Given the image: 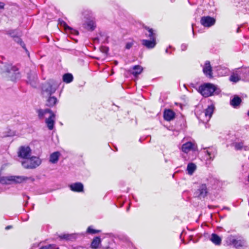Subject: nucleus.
Listing matches in <instances>:
<instances>
[{"instance_id":"obj_1","label":"nucleus","mask_w":249,"mask_h":249,"mask_svg":"<svg viewBox=\"0 0 249 249\" xmlns=\"http://www.w3.org/2000/svg\"><path fill=\"white\" fill-rule=\"evenodd\" d=\"M216 87L211 83H205L199 87L198 92L204 97H208L213 95L216 90Z\"/></svg>"},{"instance_id":"obj_2","label":"nucleus","mask_w":249,"mask_h":249,"mask_svg":"<svg viewBox=\"0 0 249 249\" xmlns=\"http://www.w3.org/2000/svg\"><path fill=\"white\" fill-rule=\"evenodd\" d=\"M41 164L40 160L37 157H32L27 159V160L22 162V165L27 169H34Z\"/></svg>"},{"instance_id":"obj_3","label":"nucleus","mask_w":249,"mask_h":249,"mask_svg":"<svg viewBox=\"0 0 249 249\" xmlns=\"http://www.w3.org/2000/svg\"><path fill=\"white\" fill-rule=\"evenodd\" d=\"M31 154V149L29 146H21L18 152V157L22 159H29Z\"/></svg>"},{"instance_id":"obj_4","label":"nucleus","mask_w":249,"mask_h":249,"mask_svg":"<svg viewBox=\"0 0 249 249\" xmlns=\"http://www.w3.org/2000/svg\"><path fill=\"white\" fill-rule=\"evenodd\" d=\"M216 20L214 18L210 16H203L201 17L200 22L205 27H210L215 23Z\"/></svg>"},{"instance_id":"obj_5","label":"nucleus","mask_w":249,"mask_h":249,"mask_svg":"<svg viewBox=\"0 0 249 249\" xmlns=\"http://www.w3.org/2000/svg\"><path fill=\"white\" fill-rule=\"evenodd\" d=\"M208 194V190L206 184H201L196 192V196L200 199L204 198Z\"/></svg>"},{"instance_id":"obj_6","label":"nucleus","mask_w":249,"mask_h":249,"mask_svg":"<svg viewBox=\"0 0 249 249\" xmlns=\"http://www.w3.org/2000/svg\"><path fill=\"white\" fill-rule=\"evenodd\" d=\"M230 245H232L236 248L242 247L244 245V241L242 239H235L232 235H229L227 238Z\"/></svg>"},{"instance_id":"obj_7","label":"nucleus","mask_w":249,"mask_h":249,"mask_svg":"<svg viewBox=\"0 0 249 249\" xmlns=\"http://www.w3.org/2000/svg\"><path fill=\"white\" fill-rule=\"evenodd\" d=\"M163 117L165 121L170 122L176 117L175 112L171 109H165L163 113Z\"/></svg>"},{"instance_id":"obj_8","label":"nucleus","mask_w":249,"mask_h":249,"mask_svg":"<svg viewBox=\"0 0 249 249\" xmlns=\"http://www.w3.org/2000/svg\"><path fill=\"white\" fill-rule=\"evenodd\" d=\"M4 72L8 73L13 72L16 76H18V77L19 74L18 68L10 64H7L4 66Z\"/></svg>"},{"instance_id":"obj_9","label":"nucleus","mask_w":249,"mask_h":249,"mask_svg":"<svg viewBox=\"0 0 249 249\" xmlns=\"http://www.w3.org/2000/svg\"><path fill=\"white\" fill-rule=\"evenodd\" d=\"M70 190L74 192H82L84 191V186L81 182H77L71 183L69 186Z\"/></svg>"},{"instance_id":"obj_10","label":"nucleus","mask_w":249,"mask_h":249,"mask_svg":"<svg viewBox=\"0 0 249 249\" xmlns=\"http://www.w3.org/2000/svg\"><path fill=\"white\" fill-rule=\"evenodd\" d=\"M142 44L147 49H151L156 46L157 44L156 39L154 38L150 39V40L142 39Z\"/></svg>"},{"instance_id":"obj_11","label":"nucleus","mask_w":249,"mask_h":249,"mask_svg":"<svg viewBox=\"0 0 249 249\" xmlns=\"http://www.w3.org/2000/svg\"><path fill=\"white\" fill-rule=\"evenodd\" d=\"M204 73L210 78L213 77L212 67L209 61H206L203 69Z\"/></svg>"},{"instance_id":"obj_12","label":"nucleus","mask_w":249,"mask_h":249,"mask_svg":"<svg viewBox=\"0 0 249 249\" xmlns=\"http://www.w3.org/2000/svg\"><path fill=\"white\" fill-rule=\"evenodd\" d=\"M55 89L50 84H47L44 86L42 89V94L46 93L47 95H51L54 93Z\"/></svg>"},{"instance_id":"obj_13","label":"nucleus","mask_w":249,"mask_h":249,"mask_svg":"<svg viewBox=\"0 0 249 249\" xmlns=\"http://www.w3.org/2000/svg\"><path fill=\"white\" fill-rule=\"evenodd\" d=\"M54 118L55 114L53 112L50 114L49 117L46 119L45 123L48 129L50 130H53L54 127Z\"/></svg>"},{"instance_id":"obj_14","label":"nucleus","mask_w":249,"mask_h":249,"mask_svg":"<svg viewBox=\"0 0 249 249\" xmlns=\"http://www.w3.org/2000/svg\"><path fill=\"white\" fill-rule=\"evenodd\" d=\"M12 183H21L26 181L29 178L24 176H11Z\"/></svg>"},{"instance_id":"obj_15","label":"nucleus","mask_w":249,"mask_h":249,"mask_svg":"<svg viewBox=\"0 0 249 249\" xmlns=\"http://www.w3.org/2000/svg\"><path fill=\"white\" fill-rule=\"evenodd\" d=\"M142 28L147 30L148 32V34H145V35L147 37H149L150 39L154 38L156 39V33L152 28L145 25H142Z\"/></svg>"},{"instance_id":"obj_16","label":"nucleus","mask_w":249,"mask_h":249,"mask_svg":"<svg viewBox=\"0 0 249 249\" xmlns=\"http://www.w3.org/2000/svg\"><path fill=\"white\" fill-rule=\"evenodd\" d=\"M194 146V144L192 142H187L182 144L181 147L182 151L185 153H188L191 150H195Z\"/></svg>"},{"instance_id":"obj_17","label":"nucleus","mask_w":249,"mask_h":249,"mask_svg":"<svg viewBox=\"0 0 249 249\" xmlns=\"http://www.w3.org/2000/svg\"><path fill=\"white\" fill-rule=\"evenodd\" d=\"M210 240L216 246L220 245L222 241L221 237L216 233L212 234Z\"/></svg>"},{"instance_id":"obj_18","label":"nucleus","mask_w":249,"mask_h":249,"mask_svg":"<svg viewBox=\"0 0 249 249\" xmlns=\"http://www.w3.org/2000/svg\"><path fill=\"white\" fill-rule=\"evenodd\" d=\"M60 156V154L58 151L53 153L50 155L49 161L53 164L57 163Z\"/></svg>"},{"instance_id":"obj_19","label":"nucleus","mask_w":249,"mask_h":249,"mask_svg":"<svg viewBox=\"0 0 249 249\" xmlns=\"http://www.w3.org/2000/svg\"><path fill=\"white\" fill-rule=\"evenodd\" d=\"M49 97L47 99L46 102V105L49 107H53L57 102V98L54 96L49 95Z\"/></svg>"},{"instance_id":"obj_20","label":"nucleus","mask_w":249,"mask_h":249,"mask_svg":"<svg viewBox=\"0 0 249 249\" xmlns=\"http://www.w3.org/2000/svg\"><path fill=\"white\" fill-rule=\"evenodd\" d=\"M83 27L88 31H92L95 28V25L94 21L89 20L83 25Z\"/></svg>"},{"instance_id":"obj_21","label":"nucleus","mask_w":249,"mask_h":249,"mask_svg":"<svg viewBox=\"0 0 249 249\" xmlns=\"http://www.w3.org/2000/svg\"><path fill=\"white\" fill-rule=\"evenodd\" d=\"M101 240L99 236L94 237L91 243L90 247L92 249H96L98 248L99 245L101 244Z\"/></svg>"},{"instance_id":"obj_22","label":"nucleus","mask_w":249,"mask_h":249,"mask_svg":"<svg viewBox=\"0 0 249 249\" xmlns=\"http://www.w3.org/2000/svg\"><path fill=\"white\" fill-rule=\"evenodd\" d=\"M37 77L36 75L28 74L27 82L33 87H35Z\"/></svg>"},{"instance_id":"obj_23","label":"nucleus","mask_w":249,"mask_h":249,"mask_svg":"<svg viewBox=\"0 0 249 249\" xmlns=\"http://www.w3.org/2000/svg\"><path fill=\"white\" fill-rule=\"evenodd\" d=\"M242 102V100L240 97L238 96H235L233 97V98L231 101L230 104L231 105L235 107L240 105Z\"/></svg>"},{"instance_id":"obj_24","label":"nucleus","mask_w":249,"mask_h":249,"mask_svg":"<svg viewBox=\"0 0 249 249\" xmlns=\"http://www.w3.org/2000/svg\"><path fill=\"white\" fill-rule=\"evenodd\" d=\"M214 106L213 105H211L208 106L205 110V115L206 117H208L209 119H210L212 117L214 111Z\"/></svg>"},{"instance_id":"obj_25","label":"nucleus","mask_w":249,"mask_h":249,"mask_svg":"<svg viewBox=\"0 0 249 249\" xmlns=\"http://www.w3.org/2000/svg\"><path fill=\"white\" fill-rule=\"evenodd\" d=\"M133 71L131 72V73L135 76H137L138 75L141 73L142 72L143 69L140 65H135L133 67Z\"/></svg>"},{"instance_id":"obj_26","label":"nucleus","mask_w":249,"mask_h":249,"mask_svg":"<svg viewBox=\"0 0 249 249\" xmlns=\"http://www.w3.org/2000/svg\"><path fill=\"white\" fill-rule=\"evenodd\" d=\"M73 77L72 74L65 73L63 75V81L66 83H70L73 81Z\"/></svg>"},{"instance_id":"obj_27","label":"nucleus","mask_w":249,"mask_h":249,"mask_svg":"<svg viewBox=\"0 0 249 249\" xmlns=\"http://www.w3.org/2000/svg\"><path fill=\"white\" fill-rule=\"evenodd\" d=\"M38 113V116L39 119H42L44 115L47 113H52L53 111L50 109H45L43 110L42 109H39L37 111Z\"/></svg>"},{"instance_id":"obj_28","label":"nucleus","mask_w":249,"mask_h":249,"mask_svg":"<svg viewBox=\"0 0 249 249\" xmlns=\"http://www.w3.org/2000/svg\"><path fill=\"white\" fill-rule=\"evenodd\" d=\"M187 169L188 174L192 175L196 169V165L194 163H189L187 165Z\"/></svg>"},{"instance_id":"obj_29","label":"nucleus","mask_w":249,"mask_h":249,"mask_svg":"<svg viewBox=\"0 0 249 249\" xmlns=\"http://www.w3.org/2000/svg\"><path fill=\"white\" fill-rule=\"evenodd\" d=\"M0 182L3 184H11V176L1 177L0 178Z\"/></svg>"},{"instance_id":"obj_30","label":"nucleus","mask_w":249,"mask_h":249,"mask_svg":"<svg viewBox=\"0 0 249 249\" xmlns=\"http://www.w3.org/2000/svg\"><path fill=\"white\" fill-rule=\"evenodd\" d=\"M234 147L236 150H241L244 148L245 150H247V146H244V142H236L234 144Z\"/></svg>"},{"instance_id":"obj_31","label":"nucleus","mask_w":249,"mask_h":249,"mask_svg":"<svg viewBox=\"0 0 249 249\" xmlns=\"http://www.w3.org/2000/svg\"><path fill=\"white\" fill-rule=\"evenodd\" d=\"M101 231V230L93 229L92 226H89L87 229V232L91 234L98 233Z\"/></svg>"},{"instance_id":"obj_32","label":"nucleus","mask_w":249,"mask_h":249,"mask_svg":"<svg viewBox=\"0 0 249 249\" xmlns=\"http://www.w3.org/2000/svg\"><path fill=\"white\" fill-rule=\"evenodd\" d=\"M15 39V41L17 43L20 44V45L22 46V47L24 49H25V44L22 41V39L19 37L17 35L14 38Z\"/></svg>"},{"instance_id":"obj_33","label":"nucleus","mask_w":249,"mask_h":249,"mask_svg":"<svg viewBox=\"0 0 249 249\" xmlns=\"http://www.w3.org/2000/svg\"><path fill=\"white\" fill-rule=\"evenodd\" d=\"M240 78L237 74H233L230 77V80L233 82H237L240 80Z\"/></svg>"},{"instance_id":"obj_34","label":"nucleus","mask_w":249,"mask_h":249,"mask_svg":"<svg viewBox=\"0 0 249 249\" xmlns=\"http://www.w3.org/2000/svg\"><path fill=\"white\" fill-rule=\"evenodd\" d=\"M206 155L209 157V159L213 160L215 157L214 152L207 150L206 151Z\"/></svg>"},{"instance_id":"obj_35","label":"nucleus","mask_w":249,"mask_h":249,"mask_svg":"<svg viewBox=\"0 0 249 249\" xmlns=\"http://www.w3.org/2000/svg\"><path fill=\"white\" fill-rule=\"evenodd\" d=\"M54 248V245L53 244H49L47 246H44L40 247L39 249H53Z\"/></svg>"},{"instance_id":"obj_36","label":"nucleus","mask_w":249,"mask_h":249,"mask_svg":"<svg viewBox=\"0 0 249 249\" xmlns=\"http://www.w3.org/2000/svg\"><path fill=\"white\" fill-rule=\"evenodd\" d=\"M71 236L70 235L68 234H64L59 235V237L61 239H66L67 240H70Z\"/></svg>"},{"instance_id":"obj_37","label":"nucleus","mask_w":249,"mask_h":249,"mask_svg":"<svg viewBox=\"0 0 249 249\" xmlns=\"http://www.w3.org/2000/svg\"><path fill=\"white\" fill-rule=\"evenodd\" d=\"M101 51L104 53H107L108 51V48L106 46H101L100 48Z\"/></svg>"},{"instance_id":"obj_38","label":"nucleus","mask_w":249,"mask_h":249,"mask_svg":"<svg viewBox=\"0 0 249 249\" xmlns=\"http://www.w3.org/2000/svg\"><path fill=\"white\" fill-rule=\"evenodd\" d=\"M7 34L13 38H14L17 36V34L14 31H9L7 33Z\"/></svg>"},{"instance_id":"obj_39","label":"nucleus","mask_w":249,"mask_h":249,"mask_svg":"<svg viewBox=\"0 0 249 249\" xmlns=\"http://www.w3.org/2000/svg\"><path fill=\"white\" fill-rule=\"evenodd\" d=\"M61 24H63V27L65 30H72V28L70 27L65 22L63 21V23H61Z\"/></svg>"},{"instance_id":"obj_40","label":"nucleus","mask_w":249,"mask_h":249,"mask_svg":"<svg viewBox=\"0 0 249 249\" xmlns=\"http://www.w3.org/2000/svg\"><path fill=\"white\" fill-rule=\"evenodd\" d=\"M133 46V43L131 42L127 43L125 45V48L126 49H130Z\"/></svg>"},{"instance_id":"obj_41","label":"nucleus","mask_w":249,"mask_h":249,"mask_svg":"<svg viewBox=\"0 0 249 249\" xmlns=\"http://www.w3.org/2000/svg\"><path fill=\"white\" fill-rule=\"evenodd\" d=\"M5 6V3L3 2L0 1V9H4Z\"/></svg>"},{"instance_id":"obj_42","label":"nucleus","mask_w":249,"mask_h":249,"mask_svg":"<svg viewBox=\"0 0 249 249\" xmlns=\"http://www.w3.org/2000/svg\"><path fill=\"white\" fill-rule=\"evenodd\" d=\"M12 228V226L8 225L7 226H6L5 229V230H8L11 229Z\"/></svg>"},{"instance_id":"obj_43","label":"nucleus","mask_w":249,"mask_h":249,"mask_svg":"<svg viewBox=\"0 0 249 249\" xmlns=\"http://www.w3.org/2000/svg\"><path fill=\"white\" fill-rule=\"evenodd\" d=\"M72 249H83L82 247L73 248Z\"/></svg>"},{"instance_id":"obj_44","label":"nucleus","mask_w":249,"mask_h":249,"mask_svg":"<svg viewBox=\"0 0 249 249\" xmlns=\"http://www.w3.org/2000/svg\"><path fill=\"white\" fill-rule=\"evenodd\" d=\"M248 181L249 182V175H248Z\"/></svg>"},{"instance_id":"obj_45","label":"nucleus","mask_w":249,"mask_h":249,"mask_svg":"<svg viewBox=\"0 0 249 249\" xmlns=\"http://www.w3.org/2000/svg\"><path fill=\"white\" fill-rule=\"evenodd\" d=\"M75 32H76V33H75L76 35H78L79 33H78V31H76Z\"/></svg>"},{"instance_id":"obj_46","label":"nucleus","mask_w":249,"mask_h":249,"mask_svg":"<svg viewBox=\"0 0 249 249\" xmlns=\"http://www.w3.org/2000/svg\"><path fill=\"white\" fill-rule=\"evenodd\" d=\"M248 116H249V110L248 112Z\"/></svg>"},{"instance_id":"obj_47","label":"nucleus","mask_w":249,"mask_h":249,"mask_svg":"<svg viewBox=\"0 0 249 249\" xmlns=\"http://www.w3.org/2000/svg\"><path fill=\"white\" fill-rule=\"evenodd\" d=\"M11 80H14V79H13V78H11Z\"/></svg>"}]
</instances>
